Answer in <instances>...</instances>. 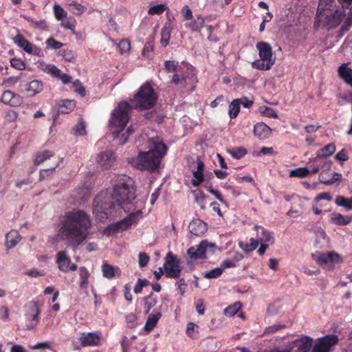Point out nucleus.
I'll use <instances>...</instances> for the list:
<instances>
[{
	"instance_id": "1",
	"label": "nucleus",
	"mask_w": 352,
	"mask_h": 352,
	"mask_svg": "<svg viewBox=\"0 0 352 352\" xmlns=\"http://www.w3.org/2000/svg\"><path fill=\"white\" fill-rule=\"evenodd\" d=\"M91 226L89 215L83 210L74 209L65 212L60 221L58 235L76 248L88 236Z\"/></svg>"
},
{
	"instance_id": "2",
	"label": "nucleus",
	"mask_w": 352,
	"mask_h": 352,
	"mask_svg": "<svg viewBox=\"0 0 352 352\" xmlns=\"http://www.w3.org/2000/svg\"><path fill=\"white\" fill-rule=\"evenodd\" d=\"M149 150L140 152L136 157H132L129 162L139 170L153 171L157 169L161 160L166 155L167 147L159 138H152L149 141Z\"/></svg>"
},
{
	"instance_id": "3",
	"label": "nucleus",
	"mask_w": 352,
	"mask_h": 352,
	"mask_svg": "<svg viewBox=\"0 0 352 352\" xmlns=\"http://www.w3.org/2000/svg\"><path fill=\"white\" fill-rule=\"evenodd\" d=\"M135 192V182L131 177L120 175L116 178L112 197L125 212L135 210L133 200L136 197Z\"/></svg>"
},
{
	"instance_id": "4",
	"label": "nucleus",
	"mask_w": 352,
	"mask_h": 352,
	"mask_svg": "<svg viewBox=\"0 0 352 352\" xmlns=\"http://www.w3.org/2000/svg\"><path fill=\"white\" fill-rule=\"evenodd\" d=\"M318 25L326 26L328 28H336L341 25V31L345 32L352 26V8L350 11L342 7L335 8L329 12L324 13L321 19H316Z\"/></svg>"
},
{
	"instance_id": "5",
	"label": "nucleus",
	"mask_w": 352,
	"mask_h": 352,
	"mask_svg": "<svg viewBox=\"0 0 352 352\" xmlns=\"http://www.w3.org/2000/svg\"><path fill=\"white\" fill-rule=\"evenodd\" d=\"M129 104L124 101L119 103L118 107L111 113L110 125L112 128L115 129V131H113V135L115 138L120 139V144H124L127 141V137H124V134L121 135L120 132L124 129L129 120Z\"/></svg>"
},
{
	"instance_id": "6",
	"label": "nucleus",
	"mask_w": 352,
	"mask_h": 352,
	"mask_svg": "<svg viewBox=\"0 0 352 352\" xmlns=\"http://www.w3.org/2000/svg\"><path fill=\"white\" fill-rule=\"evenodd\" d=\"M157 100V94L152 85L143 84L138 91L130 98L131 106L139 110H147L153 108Z\"/></svg>"
},
{
	"instance_id": "7",
	"label": "nucleus",
	"mask_w": 352,
	"mask_h": 352,
	"mask_svg": "<svg viewBox=\"0 0 352 352\" xmlns=\"http://www.w3.org/2000/svg\"><path fill=\"white\" fill-rule=\"evenodd\" d=\"M256 48L258 52L259 59L254 60L251 64L252 67L263 71L270 70L276 62L271 45L266 42L260 41L256 43Z\"/></svg>"
},
{
	"instance_id": "8",
	"label": "nucleus",
	"mask_w": 352,
	"mask_h": 352,
	"mask_svg": "<svg viewBox=\"0 0 352 352\" xmlns=\"http://www.w3.org/2000/svg\"><path fill=\"white\" fill-rule=\"evenodd\" d=\"M311 257L318 265L327 270H332L343 261L342 256L334 251L316 252Z\"/></svg>"
},
{
	"instance_id": "9",
	"label": "nucleus",
	"mask_w": 352,
	"mask_h": 352,
	"mask_svg": "<svg viewBox=\"0 0 352 352\" xmlns=\"http://www.w3.org/2000/svg\"><path fill=\"white\" fill-rule=\"evenodd\" d=\"M109 197L107 195L101 193L96 197L93 203V213L96 218L103 221L107 219L111 213L112 203L108 201Z\"/></svg>"
},
{
	"instance_id": "10",
	"label": "nucleus",
	"mask_w": 352,
	"mask_h": 352,
	"mask_svg": "<svg viewBox=\"0 0 352 352\" xmlns=\"http://www.w3.org/2000/svg\"><path fill=\"white\" fill-rule=\"evenodd\" d=\"M182 261L175 256L171 252H168L165 257L164 268L166 276L177 278L180 276L182 272Z\"/></svg>"
},
{
	"instance_id": "11",
	"label": "nucleus",
	"mask_w": 352,
	"mask_h": 352,
	"mask_svg": "<svg viewBox=\"0 0 352 352\" xmlns=\"http://www.w3.org/2000/svg\"><path fill=\"white\" fill-rule=\"evenodd\" d=\"M254 230L256 232V238L254 240L258 241V245H260L258 253L262 256L265 254L270 245L274 243V239L272 232L262 226H255Z\"/></svg>"
},
{
	"instance_id": "12",
	"label": "nucleus",
	"mask_w": 352,
	"mask_h": 352,
	"mask_svg": "<svg viewBox=\"0 0 352 352\" xmlns=\"http://www.w3.org/2000/svg\"><path fill=\"white\" fill-rule=\"evenodd\" d=\"M338 337L335 334H329L314 340L311 352H331L338 344Z\"/></svg>"
},
{
	"instance_id": "13",
	"label": "nucleus",
	"mask_w": 352,
	"mask_h": 352,
	"mask_svg": "<svg viewBox=\"0 0 352 352\" xmlns=\"http://www.w3.org/2000/svg\"><path fill=\"white\" fill-rule=\"evenodd\" d=\"M130 211V214L124 219L118 221L112 225V228L117 230H125L131 227V226L142 217V212L140 210H138L135 212Z\"/></svg>"
},
{
	"instance_id": "14",
	"label": "nucleus",
	"mask_w": 352,
	"mask_h": 352,
	"mask_svg": "<svg viewBox=\"0 0 352 352\" xmlns=\"http://www.w3.org/2000/svg\"><path fill=\"white\" fill-rule=\"evenodd\" d=\"M13 42L18 47L22 48L25 52L30 54H34L38 56L41 54V49L29 42L21 34H18L13 38Z\"/></svg>"
},
{
	"instance_id": "15",
	"label": "nucleus",
	"mask_w": 352,
	"mask_h": 352,
	"mask_svg": "<svg viewBox=\"0 0 352 352\" xmlns=\"http://www.w3.org/2000/svg\"><path fill=\"white\" fill-rule=\"evenodd\" d=\"M314 344V339L309 336H303L290 342L287 346H294L296 348V352H311Z\"/></svg>"
},
{
	"instance_id": "16",
	"label": "nucleus",
	"mask_w": 352,
	"mask_h": 352,
	"mask_svg": "<svg viewBox=\"0 0 352 352\" xmlns=\"http://www.w3.org/2000/svg\"><path fill=\"white\" fill-rule=\"evenodd\" d=\"M336 151V145L333 143H330L318 150L316 153V157L309 158L308 163L310 164L311 162L327 161L326 160H324V158H327V157L332 155Z\"/></svg>"
},
{
	"instance_id": "17",
	"label": "nucleus",
	"mask_w": 352,
	"mask_h": 352,
	"mask_svg": "<svg viewBox=\"0 0 352 352\" xmlns=\"http://www.w3.org/2000/svg\"><path fill=\"white\" fill-rule=\"evenodd\" d=\"M211 246L206 241H202L199 245L190 247L188 251V255L191 259L204 258L208 247Z\"/></svg>"
},
{
	"instance_id": "18",
	"label": "nucleus",
	"mask_w": 352,
	"mask_h": 352,
	"mask_svg": "<svg viewBox=\"0 0 352 352\" xmlns=\"http://www.w3.org/2000/svg\"><path fill=\"white\" fill-rule=\"evenodd\" d=\"M22 91L25 92L28 96H33L43 90V83L37 80L31 82H22L20 83Z\"/></svg>"
},
{
	"instance_id": "19",
	"label": "nucleus",
	"mask_w": 352,
	"mask_h": 352,
	"mask_svg": "<svg viewBox=\"0 0 352 352\" xmlns=\"http://www.w3.org/2000/svg\"><path fill=\"white\" fill-rule=\"evenodd\" d=\"M39 314V309L35 302L30 303L27 306V311L25 314L26 319L28 320L33 321V323L26 326L27 329H32L38 324Z\"/></svg>"
},
{
	"instance_id": "20",
	"label": "nucleus",
	"mask_w": 352,
	"mask_h": 352,
	"mask_svg": "<svg viewBox=\"0 0 352 352\" xmlns=\"http://www.w3.org/2000/svg\"><path fill=\"white\" fill-rule=\"evenodd\" d=\"M96 160L101 167L108 168L113 164L116 157L112 151H106L99 153Z\"/></svg>"
},
{
	"instance_id": "21",
	"label": "nucleus",
	"mask_w": 352,
	"mask_h": 352,
	"mask_svg": "<svg viewBox=\"0 0 352 352\" xmlns=\"http://www.w3.org/2000/svg\"><path fill=\"white\" fill-rule=\"evenodd\" d=\"M1 100L3 103L11 107L20 106L23 102L21 96L9 90L5 91L2 94Z\"/></svg>"
},
{
	"instance_id": "22",
	"label": "nucleus",
	"mask_w": 352,
	"mask_h": 352,
	"mask_svg": "<svg viewBox=\"0 0 352 352\" xmlns=\"http://www.w3.org/2000/svg\"><path fill=\"white\" fill-rule=\"evenodd\" d=\"M80 341L83 346H96L100 341V333L96 332L82 333Z\"/></svg>"
},
{
	"instance_id": "23",
	"label": "nucleus",
	"mask_w": 352,
	"mask_h": 352,
	"mask_svg": "<svg viewBox=\"0 0 352 352\" xmlns=\"http://www.w3.org/2000/svg\"><path fill=\"white\" fill-rule=\"evenodd\" d=\"M190 232L195 236H201L207 229V224L199 219H193L188 226Z\"/></svg>"
},
{
	"instance_id": "24",
	"label": "nucleus",
	"mask_w": 352,
	"mask_h": 352,
	"mask_svg": "<svg viewBox=\"0 0 352 352\" xmlns=\"http://www.w3.org/2000/svg\"><path fill=\"white\" fill-rule=\"evenodd\" d=\"M172 81L176 85L182 84L186 86L188 82L194 83L196 80L192 69L190 67L187 68L186 74L179 78L178 74H174L172 78Z\"/></svg>"
},
{
	"instance_id": "25",
	"label": "nucleus",
	"mask_w": 352,
	"mask_h": 352,
	"mask_svg": "<svg viewBox=\"0 0 352 352\" xmlns=\"http://www.w3.org/2000/svg\"><path fill=\"white\" fill-rule=\"evenodd\" d=\"M56 262L60 271L65 273L68 272L71 258L65 251H60L56 254Z\"/></svg>"
},
{
	"instance_id": "26",
	"label": "nucleus",
	"mask_w": 352,
	"mask_h": 352,
	"mask_svg": "<svg viewBox=\"0 0 352 352\" xmlns=\"http://www.w3.org/2000/svg\"><path fill=\"white\" fill-rule=\"evenodd\" d=\"M204 162L200 159H197V169L192 172L193 179L191 181L194 187H198L204 181Z\"/></svg>"
},
{
	"instance_id": "27",
	"label": "nucleus",
	"mask_w": 352,
	"mask_h": 352,
	"mask_svg": "<svg viewBox=\"0 0 352 352\" xmlns=\"http://www.w3.org/2000/svg\"><path fill=\"white\" fill-rule=\"evenodd\" d=\"M336 7L334 0H320L316 19H320L322 14L334 10Z\"/></svg>"
},
{
	"instance_id": "28",
	"label": "nucleus",
	"mask_w": 352,
	"mask_h": 352,
	"mask_svg": "<svg viewBox=\"0 0 352 352\" xmlns=\"http://www.w3.org/2000/svg\"><path fill=\"white\" fill-rule=\"evenodd\" d=\"M102 273L104 277L111 279L116 276L121 275V270L118 266H113L107 263L102 264L101 267Z\"/></svg>"
},
{
	"instance_id": "29",
	"label": "nucleus",
	"mask_w": 352,
	"mask_h": 352,
	"mask_svg": "<svg viewBox=\"0 0 352 352\" xmlns=\"http://www.w3.org/2000/svg\"><path fill=\"white\" fill-rule=\"evenodd\" d=\"M272 129L267 124L261 122L257 123L254 127V134L261 140H265L270 137Z\"/></svg>"
},
{
	"instance_id": "30",
	"label": "nucleus",
	"mask_w": 352,
	"mask_h": 352,
	"mask_svg": "<svg viewBox=\"0 0 352 352\" xmlns=\"http://www.w3.org/2000/svg\"><path fill=\"white\" fill-rule=\"evenodd\" d=\"M20 240L21 236L18 231L12 230L6 235L5 245L8 250L13 248Z\"/></svg>"
},
{
	"instance_id": "31",
	"label": "nucleus",
	"mask_w": 352,
	"mask_h": 352,
	"mask_svg": "<svg viewBox=\"0 0 352 352\" xmlns=\"http://www.w3.org/2000/svg\"><path fill=\"white\" fill-rule=\"evenodd\" d=\"M161 317L162 314L160 311H155L151 314L147 318L146 322L144 327V330L149 332L153 329Z\"/></svg>"
},
{
	"instance_id": "32",
	"label": "nucleus",
	"mask_w": 352,
	"mask_h": 352,
	"mask_svg": "<svg viewBox=\"0 0 352 352\" xmlns=\"http://www.w3.org/2000/svg\"><path fill=\"white\" fill-rule=\"evenodd\" d=\"M352 221L350 216H344L338 212H333L330 216V222L337 226H346Z\"/></svg>"
},
{
	"instance_id": "33",
	"label": "nucleus",
	"mask_w": 352,
	"mask_h": 352,
	"mask_svg": "<svg viewBox=\"0 0 352 352\" xmlns=\"http://www.w3.org/2000/svg\"><path fill=\"white\" fill-rule=\"evenodd\" d=\"M205 23V19L201 15L197 16L196 19L185 24L186 28L192 32H200Z\"/></svg>"
},
{
	"instance_id": "34",
	"label": "nucleus",
	"mask_w": 352,
	"mask_h": 352,
	"mask_svg": "<svg viewBox=\"0 0 352 352\" xmlns=\"http://www.w3.org/2000/svg\"><path fill=\"white\" fill-rule=\"evenodd\" d=\"M79 272V285L80 287L82 289H86L88 287L89 285V278L90 276V273L88 270L85 267H80L78 269Z\"/></svg>"
},
{
	"instance_id": "35",
	"label": "nucleus",
	"mask_w": 352,
	"mask_h": 352,
	"mask_svg": "<svg viewBox=\"0 0 352 352\" xmlns=\"http://www.w3.org/2000/svg\"><path fill=\"white\" fill-rule=\"evenodd\" d=\"M172 30L173 28L170 23H166L162 28L160 43L162 46L166 47V45H168Z\"/></svg>"
},
{
	"instance_id": "36",
	"label": "nucleus",
	"mask_w": 352,
	"mask_h": 352,
	"mask_svg": "<svg viewBox=\"0 0 352 352\" xmlns=\"http://www.w3.org/2000/svg\"><path fill=\"white\" fill-rule=\"evenodd\" d=\"M76 107L74 100H64L61 101L58 106V112L60 113H68L71 112Z\"/></svg>"
},
{
	"instance_id": "37",
	"label": "nucleus",
	"mask_w": 352,
	"mask_h": 352,
	"mask_svg": "<svg viewBox=\"0 0 352 352\" xmlns=\"http://www.w3.org/2000/svg\"><path fill=\"white\" fill-rule=\"evenodd\" d=\"M199 326L194 322H188L186 326V333L188 337L197 339L199 336Z\"/></svg>"
},
{
	"instance_id": "38",
	"label": "nucleus",
	"mask_w": 352,
	"mask_h": 352,
	"mask_svg": "<svg viewBox=\"0 0 352 352\" xmlns=\"http://www.w3.org/2000/svg\"><path fill=\"white\" fill-rule=\"evenodd\" d=\"M157 302V298L156 296H153V294L151 293L148 296L144 298V313L148 314L151 309L156 305Z\"/></svg>"
},
{
	"instance_id": "39",
	"label": "nucleus",
	"mask_w": 352,
	"mask_h": 352,
	"mask_svg": "<svg viewBox=\"0 0 352 352\" xmlns=\"http://www.w3.org/2000/svg\"><path fill=\"white\" fill-rule=\"evenodd\" d=\"M257 242V241L254 240V238H251L249 243L240 241L239 245L244 252H250L258 248V245Z\"/></svg>"
},
{
	"instance_id": "40",
	"label": "nucleus",
	"mask_w": 352,
	"mask_h": 352,
	"mask_svg": "<svg viewBox=\"0 0 352 352\" xmlns=\"http://www.w3.org/2000/svg\"><path fill=\"white\" fill-rule=\"evenodd\" d=\"M338 206H342L347 210H352V198H345L343 196H337L335 200Z\"/></svg>"
},
{
	"instance_id": "41",
	"label": "nucleus",
	"mask_w": 352,
	"mask_h": 352,
	"mask_svg": "<svg viewBox=\"0 0 352 352\" xmlns=\"http://www.w3.org/2000/svg\"><path fill=\"white\" fill-rule=\"evenodd\" d=\"M311 163H316V165L313 167L311 170H309V173L316 174L317 173L320 168H326L327 170L330 169L332 165L331 161H324V162H311Z\"/></svg>"
},
{
	"instance_id": "42",
	"label": "nucleus",
	"mask_w": 352,
	"mask_h": 352,
	"mask_svg": "<svg viewBox=\"0 0 352 352\" xmlns=\"http://www.w3.org/2000/svg\"><path fill=\"white\" fill-rule=\"evenodd\" d=\"M239 99L233 100L229 105V115L231 118H236L240 111V104Z\"/></svg>"
},
{
	"instance_id": "43",
	"label": "nucleus",
	"mask_w": 352,
	"mask_h": 352,
	"mask_svg": "<svg viewBox=\"0 0 352 352\" xmlns=\"http://www.w3.org/2000/svg\"><path fill=\"white\" fill-rule=\"evenodd\" d=\"M338 74L340 78L344 81L345 79L352 74V69L349 67V63H343L338 68Z\"/></svg>"
},
{
	"instance_id": "44",
	"label": "nucleus",
	"mask_w": 352,
	"mask_h": 352,
	"mask_svg": "<svg viewBox=\"0 0 352 352\" xmlns=\"http://www.w3.org/2000/svg\"><path fill=\"white\" fill-rule=\"evenodd\" d=\"M53 11L57 21H62L67 16V12L58 4L54 5Z\"/></svg>"
},
{
	"instance_id": "45",
	"label": "nucleus",
	"mask_w": 352,
	"mask_h": 352,
	"mask_svg": "<svg viewBox=\"0 0 352 352\" xmlns=\"http://www.w3.org/2000/svg\"><path fill=\"white\" fill-rule=\"evenodd\" d=\"M309 173V170L307 167H300L292 170L289 173V177L303 178L307 177Z\"/></svg>"
},
{
	"instance_id": "46",
	"label": "nucleus",
	"mask_w": 352,
	"mask_h": 352,
	"mask_svg": "<svg viewBox=\"0 0 352 352\" xmlns=\"http://www.w3.org/2000/svg\"><path fill=\"white\" fill-rule=\"evenodd\" d=\"M42 70L54 77H58L60 75V70L54 65L52 64H46L44 65L42 67Z\"/></svg>"
},
{
	"instance_id": "47",
	"label": "nucleus",
	"mask_w": 352,
	"mask_h": 352,
	"mask_svg": "<svg viewBox=\"0 0 352 352\" xmlns=\"http://www.w3.org/2000/svg\"><path fill=\"white\" fill-rule=\"evenodd\" d=\"M260 113L262 115L267 116L268 118H277L278 114L276 111L272 109V107L267 106H261L258 109Z\"/></svg>"
},
{
	"instance_id": "48",
	"label": "nucleus",
	"mask_w": 352,
	"mask_h": 352,
	"mask_svg": "<svg viewBox=\"0 0 352 352\" xmlns=\"http://www.w3.org/2000/svg\"><path fill=\"white\" fill-rule=\"evenodd\" d=\"M241 308L240 302H236L224 309V314L227 316H234Z\"/></svg>"
},
{
	"instance_id": "49",
	"label": "nucleus",
	"mask_w": 352,
	"mask_h": 352,
	"mask_svg": "<svg viewBox=\"0 0 352 352\" xmlns=\"http://www.w3.org/2000/svg\"><path fill=\"white\" fill-rule=\"evenodd\" d=\"M52 156H53V153L50 151H45L38 153H37L34 160L35 164H40Z\"/></svg>"
},
{
	"instance_id": "50",
	"label": "nucleus",
	"mask_w": 352,
	"mask_h": 352,
	"mask_svg": "<svg viewBox=\"0 0 352 352\" xmlns=\"http://www.w3.org/2000/svg\"><path fill=\"white\" fill-rule=\"evenodd\" d=\"M229 154L234 159H241L247 153L244 148H234L228 151Z\"/></svg>"
},
{
	"instance_id": "51",
	"label": "nucleus",
	"mask_w": 352,
	"mask_h": 352,
	"mask_svg": "<svg viewBox=\"0 0 352 352\" xmlns=\"http://www.w3.org/2000/svg\"><path fill=\"white\" fill-rule=\"evenodd\" d=\"M68 5L74 8L75 10L72 12L76 15H81L87 10V8L85 6L74 1L69 3Z\"/></svg>"
},
{
	"instance_id": "52",
	"label": "nucleus",
	"mask_w": 352,
	"mask_h": 352,
	"mask_svg": "<svg viewBox=\"0 0 352 352\" xmlns=\"http://www.w3.org/2000/svg\"><path fill=\"white\" fill-rule=\"evenodd\" d=\"M126 325L129 328L133 329L138 325V316L134 314H129L126 316Z\"/></svg>"
},
{
	"instance_id": "53",
	"label": "nucleus",
	"mask_w": 352,
	"mask_h": 352,
	"mask_svg": "<svg viewBox=\"0 0 352 352\" xmlns=\"http://www.w3.org/2000/svg\"><path fill=\"white\" fill-rule=\"evenodd\" d=\"M223 272V268H221V266L219 267H216L212 269L205 274V278H216L220 276Z\"/></svg>"
},
{
	"instance_id": "54",
	"label": "nucleus",
	"mask_w": 352,
	"mask_h": 352,
	"mask_svg": "<svg viewBox=\"0 0 352 352\" xmlns=\"http://www.w3.org/2000/svg\"><path fill=\"white\" fill-rule=\"evenodd\" d=\"M46 45L48 49H52V50H58L63 47V44L55 40L54 38H49L47 39Z\"/></svg>"
},
{
	"instance_id": "55",
	"label": "nucleus",
	"mask_w": 352,
	"mask_h": 352,
	"mask_svg": "<svg viewBox=\"0 0 352 352\" xmlns=\"http://www.w3.org/2000/svg\"><path fill=\"white\" fill-rule=\"evenodd\" d=\"M118 47L119 49L120 54H123L128 53L131 49L130 42L126 39H123L120 41L118 45Z\"/></svg>"
},
{
	"instance_id": "56",
	"label": "nucleus",
	"mask_w": 352,
	"mask_h": 352,
	"mask_svg": "<svg viewBox=\"0 0 352 352\" xmlns=\"http://www.w3.org/2000/svg\"><path fill=\"white\" fill-rule=\"evenodd\" d=\"M167 8L164 4H157L151 7L148 9V14H160L164 12Z\"/></svg>"
},
{
	"instance_id": "57",
	"label": "nucleus",
	"mask_w": 352,
	"mask_h": 352,
	"mask_svg": "<svg viewBox=\"0 0 352 352\" xmlns=\"http://www.w3.org/2000/svg\"><path fill=\"white\" fill-rule=\"evenodd\" d=\"M150 284L149 281L146 279L138 278L137 283L134 287V292L135 294L141 293L142 288Z\"/></svg>"
},
{
	"instance_id": "58",
	"label": "nucleus",
	"mask_w": 352,
	"mask_h": 352,
	"mask_svg": "<svg viewBox=\"0 0 352 352\" xmlns=\"http://www.w3.org/2000/svg\"><path fill=\"white\" fill-rule=\"evenodd\" d=\"M10 65L12 67L18 70H23L25 68V64L20 58H13L10 60Z\"/></svg>"
},
{
	"instance_id": "59",
	"label": "nucleus",
	"mask_w": 352,
	"mask_h": 352,
	"mask_svg": "<svg viewBox=\"0 0 352 352\" xmlns=\"http://www.w3.org/2000/svg\"><path fill=\"white\" fill-rule=\"evenodd\" d=\"M73 86L75 88L74 91L82 97H84L86 94L85 87L82 85L79 80H76L73 82Z\"/></svg>"
},
{
	"instance_id": "60",
	"label": "nucleus",
	"mask_w": 352,
	"mask_h": 352,
	"mask_svg": "<svg viewBox=\"0 0 352 352\" xmlns=\"http://www.w3.org/2000/svg\"><path fill=\"white\" fill-rule=\"evenodd\" d=\"M30 348L31 349H33V350H36V349H50L52 348V346H51V344H50V342H48V341H43V342H38V343H36L35 344H33V345H30Z\"/></svg>"
},
{
	"instance_id": "61",
	"label": "nucleus",
	"mask_w": 352,
	"mask_h": 352,
	"mask_svg": "<svg viewBox=\"0 0 352 352\" xmlns=\"http://www.w3.org/2000/svg\"><path fill=\"white\" fill-rule=\"evenodd\" d=\"M149 261V256L144 252H140L138 255V264L140 267H145Z\"/></svg>"
},
{
	"instance_id": "62",
	"label": "nucleus",
	"mask_w": 352,
	"mask_h": 352,
	"mask_svg": "<svg viewBox=\"0 0 352 352\" xmlns=\"http://www.w3.org/2000/svg\"><path fill=\"white\" fill-rule=\"evenodd\" d=\"M85 124L83 122L78 123L74 129V133L75 135H83L85 134Z\"/></svg>"
},
{
	"instance_id": "63",
	"label": "nucleus",
	"mask_w": 352,
	"mask_h": 352,
	"mask_svg": "<svg viewBox=\"0 0 352 352\" xmlns=\"http://www.w3.org/2000/svg\"><path fill=\"white\" fill-rule=\"evenodd\" d=\"M335 159L341 163L347 161L349 156L345 149H342L335 156Z\"/></svg>"
},
{
	"instance_id": "64",
	"label": "nucleus",
	"mask_w": 352,
	"mask_h": 352,
	"mask_svg": "<svg viewBox=\"0 0 352 352\" xmlns=\"http://www.w3.org/2000/svg\"><path fill=\"white\" fill-rule=\"evenodd\" d=\"M19 76H10L3 80V83L6 87H12L19 82Z\"/></svg>"
}]
</instances>
